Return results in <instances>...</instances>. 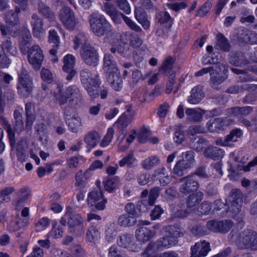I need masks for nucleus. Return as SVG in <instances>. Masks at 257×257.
<instances>
[{
    "instance_id": "0eeeda50",
    "label": "nucleus",
    "mask_w": 257,
    "mask_h": 257,
    "mask_svg": "<svg viewBox=\"0 0 257 257\" xmlns=\"http://www.w3.org/2000/svg\"><path fill=\"white\" fill-rule=\"evenodd\" d=\"M203 198V194L201 192H197L195 193L189 195L187 200V211L178 210L176 212V215L178 217H185L189 213L196 212L197 208V204L201 201Z\"/></svg>"
},
{
    "instance_id": "c756f323",
    "label": "nucleus",
    "mask_w": 257,
    "mask_h": 257,
    "mask_svg": "<svg viewBox=\"0 0 257 257\" xmlns=\"http://www.w3.org/2000/svg\"><path fill=\"white\" fill-rule=\"evenodd\" d=\"M104 188L107 192L112 193L116 190L121 185L119 178L114 177L107 179L104 183Z\"/></svg>"
},
{
    "instance_id": "79ce46f5",
    "label": "nucleus",
    "mask_w": 257,
    "mask_h": 257,
    "mask_svg": "<svg viewBox=\"0 0 257 257\" xmlns=\"http://www.w3.org/2000/svg\"><path fill=\"white\" fill-rule=\"evenodd\" d=\"M28 146L27 141H25L18 144L17 156L18 159L21 162H24L27 160V157L24 154L23 150Z\"/></svg>"
},
{
    "instance_id": "8fccbe9b",
    "label": "nucleus",
    "mask_w": 257,
    "mask_h": 257,
    "mask_svg": "<svg viewBox=\"0 0 257 257\" xmlns=\"http://www.w3.org/2000/svg\"><path fill=\"white\" fill-rule=\"evenodd\" d=\"M41 77L43 81L46 83L50 84L53 81V77L50 71L46 68H43L41 71Z\"/></svg>"
},
{
    "instance_id": "72a5a7b5",
    "label": "nucleus",
    "mask_w": 257,
    "mask_h": 257,
    "mask_svg": "<svg viewBox=\"0 0 257 257\" xmlns=\"http://www.w3.org/2000/svg\"><path fill=\"white\" fill-rule=\"evenodd\" d=\"M224 152L222 149L216 147H208L204 152V155L207 158L215 159L217 157H222L223 156Z\"/></svg>"
},
{
    "instance_id": "bb28decb",
    "label": "nucleus",
    "mask_w": 257,
    "mask_h": 257,
    "mask_svg": "<svg viewBox=\"0 0 257 257\" xmlns=\"http://www.w3.org/2000/svg\"><path fill=\"white\" fill-rule=\"evenodd\" d=\"M204 97V93L201 86H196L192 89L191 94L188 98V101L192 104L198 103Z\"/></svg>"
},
{
    "instance_id": "4d7b16f0",
    "label": "nucleus",
    "mask_w": 257,
    "mask_h": 257,
    "mask_svg": "<svg viewBox=\"0 0 257 257\" xmlns=\"http://www.w3.org/2000/svg\"><path fill=\"white\" fill-rule=\"evenodd\" d=\"M49 42L50 43H53L54 47H57L59 44V37L56 32L54 30H50L49 35Z\"/></svg>"
},
{
    "instance_id": "39448f33",
    "label": "nucleus",
    "mask_w": 257,
    "mask_h": 257,
    "mask_svg": "<svg viewBox=\"0 0 257 257\" xmlns=\"http://www.w3.org/2000/svg\"><path fill=\"white\" fill-rule=\"evenodd\" d=\"M79 96V90L75 86H71L66 89L65 94L62 93L60 88H58L51 96L54 103H58L60 105L64 104L69 98L74 100Z\"/></svg>"
},
{
    "instance_id": "dca6fc26",
    "label": "nucleus",
    "mask_w": 257,
    "mask_h": 257,
    "mask_svg": "<svg viewBox=\"0 0 257 257\" xmlns=\"http://www.w3.org/2000/svg\"><path fill=\"white\" fill-rule=\"evenodd\" d=\"M210 250L209 243L205 241L198 242L192 248V257H203Z\"/></svg>"
},
{
    "instance_id": "473e14b6",
    "label": "nucleus",
    "mask_w": 257,
    "mask_h": 257,
    "mask_svg": "<svg viewBox=\"0 0 257 257\" xmlns=\"http://www.w3.org/2000/svg\"><path fill=\"white\" fill-rule=\"evenodd\" d=\"M136 222V218L127 214L121 215L118 219V224L123 227H128L134 225Z\"/></svg>"
},
{
    "instance_id": "412c9836",
    "label": "nucleus",
    "mask_w": 257,
    "mask_h": 257,
    "mask_svg": "<svg viewBox=\"0 0 257 257\" xmlns=\"http://www.w3.org/2000/svg\"><path fill=\"white\" fill-rule=\"evenodd\" d=\"M69 130L73 133H78L82 130V119L78 115H74L66 120Z\"/></svg>"
},
{
    "instance_id": "aec40b11",
    "label": "nucleus",
    "mask_w": 257,
    "mask_h": 257,
    "mask_svg": "<svg viewBox=\"0 0 257 257\" xmlns=\"http://www.w3.org/2000/svg\"><path fill=\"white\" fill-rule=\"evenodd\" d=\"M230 123L227 122L225 119L220 118H216L210 119L207 123V127L210 132H219L223 131V126L230 124Z\"/></svg>"
},
{
    "instance_id": "37998d69",
    "label": "nucleus",
    "mask_w": 257,
    "mask_h": 257,
    "mask_svg": "<svg viewBox=\"0 0 257 257\" xmlns=\"http://www.w3.org/2000/svg\"><path fill=\"white\" fill-rule=\"evenodd\" d=\"M242 135V131L240 129L236 128L232 130L230 134L227 136V137L229 142L233 144V143L238 142Z\"/></svg>"
},
{
    "instance_id": "f257e3e1",
    "label": "nucleus",
    "mask_w": 257,
    "mask_h": 257,
    "mask_svg": "<svg viewBox=\"0 0 257 257\" xmlns=\"http://www.w3.org/2000/svg\"><path fill=\"white\" fill-rule=\"evenodd\" d=\"M73 209L70 206L66 207V212L60 220V223L65 226L67 222L70 232L80 234L84 232L83 219L79 214H72Z\"/></svg>"
},
{
    "instance_id": "49530a36",
    "label": "nucleus",
    "mask_w": 257,
    "mask_h": 257,
    "mask_svg": "<svg viewBox=\"0 0 257 257\" xmlns=\"http://www.w3.org/2000/svg\"><path fill=\"white\" fill-rule=\"evenodd\" d=\"M14 116L16 120L14 129L15 131L19 134L24 128L22 115L18 111H15L14 112Z\"/></svg>"
},
{
    "instance_id": "3c124183",
    "label": "nucleus",
    "mask_w": 257,
    "mask_h": 257,
    "mask_svg": "<svg viewBox=\"0 0 257 257\" xmlns=\"http://www.w3.org/2000/svg\"><path fill=\"white\" fill-rule=\"evenodd\" d=\"M216 47L223 50H228L229 49V45L227 40L221 34L217 35Z\"/></svg>"
},
{
    "instance_id": "6ab92c4d",
    "label": "nucleus",
    "mask_w": 257,
    "mask_h": 257,
    "mask_svg": "<svg viewBox=\"0 0 257 257\" xmlns=\"http://www.w3.org/2000/svg\"><path fill=\"white\" fill-rule=\"evenodd\" d=\"M125 109V111L115 122L122 127L127 126L132 122L135 115V112L132 109L131 105H126Z\"/></svg>"
},
{
    "instance_id": "09e8293b",
    "label": "nucleus",
    "mask_w": 257,
    "mask_h": 257,
    "mask_svg": "<svg viewBox=\"0 0 257 257\" xmlns=\"http://www.w3.org/2000/svg\"><path fill=\"white\" fill-rule=\"evenodd\" d=\"M150 135V131L148 127H142L138 134V140L140 143L145 142Z\"/></svg>"
},
{
    "instance_id": "4c0bfd02",
    "label": "nucleus",
    "mask_w": 257,
    "mask_h": 257,
    "mask_svg": "<svg viewBox=\"0 0 257 257\" xmlns=\"http://www.w3.org/2000/svg\"><path fill=\"white\" fill-rule=\"evenodd\" d=\"M160 163L159 159L156 156H152L145 159L142 162V167L145 169L149 170Z\"/></svg>"
},
{
    "instance_id": "f704fd0d",
    "label": "nucleus",
    "mask_w": 257,
    "mask_h": 257,
    "mask_svg": "<svg viewBox=\"0 0 257 257\" xmlns=\"http://www.w3.org/2000/svg\"><path fill=\"white\" fill-rule=\"evenodd\" d=\"M154 177L157 180H159L161 185L165 186L169 183L170 180L168 174L165 172V169L164 168H159L155 170L154 172Z\"/></svg>"
},
{
    "instance_id": "b1692460",
    "label": "nucleus",
    "mask_w": 257,
    "mask_h": 257,
    "mask_svg": "<svg viewBox=\"0 0 257 257\" xmlns=\"http://www.w3.org/2000/svg\"><path fill=\"white\" fill-rule=\"evenodd\" d=\"M184 184L180 188V191L184 194H187L191 192H193L198 188V185L197 182L190 177H187L182 179Z\"/></svg>"
},
{
    "instance_id": "4468645a",
    "label": "nucleus",
    "mask_w": 257,
    "mask_h": 257,
    "mask_svg": "<svg viewBox=\"0 0 257 257\" xmlns=\"http://www.w3.org/2000/svg\"><path fill=\"white\" fill-rule=\"evenodd\" d=\"M75 64V58L72 54H67L63 58V70L68 73L66 79L70 80L76 74L74 69Z\"/></svg>"
},
{
    "instance_id": "6e6552de",
    "label": "nucleus",
    "mask_w": 257,
    "mask_h": 257,
    "mask_svg": "<svg viewBox=\"0 0 257 257\" xmlns=\"http://www.w3.org/2000/svg\"><path fill=\"white\" fill-rule=\"evenodd\" d=\"M19 83L17 86L18 92L23 97H27L32 91V80L28 76L26 70H23L21 74H19Z\"/></svg>"
},
{
    "instance_id": "cd10ccee",
    "label": "nucleus",
    "mask_w": 257,
    "mask_h": 257,
    "mask_svg": "<svg viewBox=\"0 0 257 257\" xmlns=\"http://www.w3.org/2000/svg\"><path fill=\"white\" fill-rule=\"evenodd\" d=\"M135 13V17L138 22L145 29H148L150 26V23L143 9L141 8H137Z\"/></svg>"
},
{
    "instance_id": "a19ab883",
    "label": "nucleus",
    "mask_w": 257,
    "mask_h": 257,
    "mask_svg": "<svg viewBox=\"0 0 257 257\" xmlns=\"http://www.w3.org/2000/svg\"><path fill=\"white\" fill-rule=\"evenodd\" d=\"M63 228L60 226L59 224L56 223L53 225V227L48 234L49 237L58 238L61 237L63 234Z\"/></svg>"
},
{
    "instance_id": "7c9ffc66",
    "label": "nucleus",
    "mask_w": 257,
    "mask_h": 257,
    "mask_svg": "<svg viewBox=\"0 0 257 257\" xmlns=\"http://www.w3.org/2000/svg\"><path fill=\"white\" fill-rule=\"evenodd\" d=\"M228 164L229 166L228 170L230 173H237L238 171L241 170H243L244 172L249 171L250 170V167L257 165V157H255L252 161L250 162L245 166H243L241 163H239V164H237V169L235 168V165L233 166L230 164V162L228 163Z\"/></svg>"
},
{
    "instance_id": "7ed1b4c3",
    "label": "nucleus",
    "mask_w": 257,
    "mask_h": 257,
    "mask_svg": "<svg viewBox=\"0 0 257 257\" xmlns=\"http://www.w3.org/2000/svg\"><path fill=\"white\" fill-rule=\"evenodd\" d=\"M81 81L86 89L89 95L92 98H96L98 96V87L99 80L96 76L92 75L86 71L81 73Z\"/></svg>"
},
{
    "instance_id": "423d86ee",
    "label": "nucleus",
    "mask_w": 257,
    "mask_h": 257,
    "mask_svg": "<svg viewBox=\"0 0 257 257\" xmlns=\"http://www.w3.org/2000/svg\"><path fill=\"white\" fill-rule=\"evenodd\" d=\"M182 159L175 165L174 173L175 175L181 176L186 173L187 170L190 168L194 162V155L192 152H186L182 154Z\"/></svg>"
},
{
    "instance_id": "680f3d73",
    "label": "nucleus",
    "mask_w": 257,
    "mask_h": 257,
    "mask_svg": "<svg viewBox=\"0 0 257 257\" xmlns=\"http://www.w3.org/2000/svg\"><path fill=\"white\" fill-rule=\"evenodd\" d=\"M211 209L210 204L207 202H203L201 205L197 207L196 212H194L196 214H206L208 213Z\"/></svg>"
},
{
    "instance_id": "2eb2a0df",
    "label": "nucleus",
    "mask_w": 257,
    "mask_h": 257,
    "mask_svg": "<svg viewBox=\"0 0 257 257\" xmlns=\"http://www.w3.org/2000/svg\"><path fill=\"white\" fill-rule=\"evenodd\" d=\"M17 22V14H11V16H10L9 18L7 17L6 18L7 26H1V31L2 35H6L8 34L14 33L19 28Z\"/></svg>"
},
{
    "instance_id": "e433bc0d",
    "label": "nucleus",
    "mask_w": 257,
    "mask_h": 257,
    "mask_svg": "<svg viewBox=\"0 0 257 257\" xmlns=\"http://www.w3.org/2000/svg\"><path fill=\"white\" fill-rule=\"evenodd\" d=\"M18 195L19 197V200L15 202V205L17 207L20 206V205L26 201L30 195V190L26 188L23 187L19 190Z\"/></svg>"
},
{
    "instance_id": "052dcab7",
    "label": "nucleus",
    "mask_w": 257,
    "mask_h": 257,
    "mask_svg": "<svg viewBox=\"0 0 257 257\" xmlns=\"http://www.w3.org/2000/svg\"><path fill=\"white\" fill-rule=\"evenodd\" d=\"M26 39L23 38L20 43V49L23 52H25L27 51V49L30 46V41L31 39V34L30 32H27L26 34Z\"/></svg>"
},
{
    "instance_id": "1a4fd4ad",
    "label": "nucleus",
    "mask_w": 257,
    "mask_h": 257,
    "mask_svg": "<svg viewBox=\"0 0 257 257\" xmlns=\"http://www.w3.org/2000/svg\"><path fill=\"white\" fill-rule=\"evenodd\" d=\"M44 59L43 51L39 46L34 45L28 50V61L34 69H39Z\"/></svg>"
},
{
    "instance_id": "13d9d810",
    "label": "nucleus",
    "mask_w": 257,
    "mask_h": 257,
    "mask_svg": "<svg viewBox=\"0 0 257 257\" xmlns=\"http://www.w3.org/2000/svg\"><path fill=\"white\" fill-rule=\"evenodd\" d=\"M114 227V224H111L106 230V239L108 242H112L116 235V231Z\"/></svg>"
},
{
    "instance_id": "ea45409f",
    "label": "nucleus",
    "mask_w": 257,
    "mask_h": 257,
    "mask_svg": "<svg viewBox=\"0 0 257 257\" xmlns=\"http://www.w3.org/2000/svg\"><path fill=\"white\" fill-rule=\"evenodd\" d=\"M251 111L250 107H234L231 108L229 112L232 116H236L240 117L242 115H247Z\"/></svg>"
},
{
    "instance_id": "2f4dec72",
    "label": "nucleus",
    "mask_w": 257,
    "mask_h": 257,
    "mask_svg": "<svg viewBox=\"0 0 257 257\" xmlns=\"http://www.w3.org/2000/svg\"><path fill=\"white\" fill-rule=\"evenodd\" d=\"M108 81L112 88L116 91L120 90L122 86V81L120 76V72L108 76Z\"/></svg>"
},
{
    "instance_id": "58836bf2",
    "label": "nucleus",
    "mask_w": 257,
    "mask_h": 257,
    "mask_svg": "<svg viewBox=\"0 0 257 257\" xmlns=\"http://www.w3.org/2000/svg\"><path fill=\"white\" fill-rule=\"evenodd\" d=\"M26 111L27 116L26 127L27 128H31L34 119L33 115V112L34 111V106L32 103H29L26 104Z\"/></svg>"
},
{
    "instance_id": "de8ad7c7",
    "label": "nucleus",
    "mask_w": 257,
    "mask_h": 257,
    "mask_svg": "<svg viewBox=\"0 0 257 257\" xmlns=\"http://www.w3.org/2000/svg\"><path fill=\"white\" fill-rule=\"evenodd\" d=\"M49 224V219L47 217H43L40 219L35 224V229L37 231H41L47 228Z\"/></svg>"
},
{
    "instance_id": "5701e85b",
    "label": "nucleus",
    "mask_w": 257,
    "mask_h": 257,
    "mask_svg": "<svg viewBox=\"0 0 257 257\" xmlns=\"http://www.w3.org/2000/svg\"><path fill=\"white\" fill-rule=\"evenodd\" d=\"M156 232L149 229L146 227H142L137 229L136 236L141 242H146L155 236Z\"/></svg>"
},
{
    "instance_id": "c9c22d12",
    "label": "nucleus",
    "mask_w": 257,
    "mask_h": 257,
    "mask_svg": "<svg viewBox=\"0 0 257 257\" xmlns=\"http://www.w3.org/2000/svg\"><path fill=\"white\" fill-rule=\"evenodd\" d=\"M114 133V130L113 128L109 127L107 130L106 134L104 136L100 142V146L102 148H105L109 146L113 139Z\"/></svg>"
},
{
    "instance_id": "f8f14e48",
    "label": "nucleus",
    "mask_w": 257,
    "mask_h": 257,
    "mask_svg": "<svg viewBox=\"0 0 257 257\" xmlns=\"http://www.w3.org/2000/svg\"><path fill=\"white\" fill-rule=\"evenodd\" d=\"M59 18L63 25L69 30L74 29L77 24L73 11L68 7H64L61 10Z\"/></svg>"
},
{
    "instance_id": "ddd939ff",
    "label": "nucleus",
    "mask_w": 257,
    "mask_h": 257,
    "mask_svg": "<svg viewBox=\"0 0 257 257\" xmlns=\"http://www.w3.org/2000/svg\"><path fill=\"white\" fill-rule=\"evenodd\" d=\"M87 201L89 204L95 206L98 210L104 209L107 202L99 188L91 191L89 194Z\"/></svg>"
},
{
    "instance_id": "69168bd1",
    "label": "nucleus",
    "mask_w": 257,
    "mask_h": 257,
    "mask_svg": "<svg viewBox=\"0 0 257 257\" xmlns=\"http://www.w3.org/2000/svg\"><path fill=\"white\" fill-rule=\"evenodd\" d=\"M174 62L175 60L171 57L166 58L164 61L161 69L167 72L173 68Z\"/></svg>"
},
{
    "instance_id": "c03bdc74",
    "label": "nucleus",
    "mask_w": 257,
    "mask_h": 257,
    "mask_svg": "<svg viewBox=\"0 0 257 257\" xmlns=\"http://www.w3.org/2000/svg\"><path fill=\"white\" fill-rule=\"evenodd\" d=\"M28 224L27 222L20 223L19 219L12 221L9 226L8 229L10 231L15 232L20 230Z\"/></svg>"
},
{
    "instance_id": "9d476101",
    "label": "nucleus",
    "mask_w": 257,
    "mask_h": 257,
    "mask_svg": "<svg viewBox=\"0 0 257 257\" xmlns=\"http://www.w3.org/2000/svg\"><path fill=\"white\" fill-rule=\"evenodd\" d=\"M15 49L12 46L10 40L4 41L0 47V64L2 67H8L11 61L8 58L9 54L15 55Z\"/></svg>"
},
{
    "instance_id": "6e6d98bb",
    "label": "nucleus",
    "mask_w": 257,
    "mask_h": 257,
    "mask_svg": "<svg viewBox=\"0 0 257 257\" xmlns=\"http://www.w3.org/2000/svg\"><path fill=\"white\" fill-rule=\"evenodd\" d=\"M83 172L82 171H79L75 175V186L76 189L80 190L83 189L85 186V182L82 180Z\"/></svg>"
},
{
    "instance_id": "0e129e2a",
    "label": "nucleus",
    "mask_w": 257,
    "mask_h": 257,
    "mask_svg": "<svg viewBox=\"0 0 257 257\" xmlns=\"http://www.w3.org/2000/svg\"><path fill=\"white\" fill-rule=\"evenodd\" d=\"M82 158L81 157L74 156L67 159L66 163L69 168H76L78 166L79 159Z\"/></svg>"
},
{
    "instance_id": "5fc2aeb1",
    "label": "nucleus",
    "mask_w": 257,
    "mask_h": 257,
    "mask_svg": "<svg viewBox=\"0 0 257 257\" xmlns=\"http://www.w3.org/2000/svg\"><path fill=\"white\" fill-rule=\"evenodd\" d=\"M153 205L150 203V200L149 199H142L138 202L137 207L141 212H144L148 210L150 206Z\"/></svg>"
},
{
    "instance_id": "603ef678",
    "label": "nucleus",
    "mask_w": 257,
    "mask_h": 257,
    "mask_svg": "<svg viewBox=\"0 0 257 257\" xmlns=\"http://www.w3.org/2000/svg\"><path fill=\"white\" fill-rule=\"evenodd\" d=\"M99 237V233L95 227L91 226L87 232V239L91 241H95Z\"/></svg>"
},
{
    "instance_id": "f3484780",
    "label": "nucleus",
    "mask_w": 257,
    "mask_h": 257,
    "mask_svg": "<svg viewBox=\"0 0 257 257\" xmlns=\"http://www.w3.org/2000/svg\"><path fill=\"white\" fill-rule=\"evenodd\" d=\"M118 244L124 248H128L130 250L136 251L139 247L133 241L132 235L128 234L120 235L117 239Z\"/></svg>"
},
{
    "instance_id": "c85d7f7f",
    "label": "nucleus",
    "mask_w": 257,
    "mask_h": 257,
    "mask_svg": "<svg viewBox=\"0 0 257 257\" xmlns=\"http://www.w3.org/2000/svg\"><path fill=\"white\" fill-rule=\"evenodd\" d=\"M31 25L33 27L34 36L36 37H40L44 31L41 20L37 15H34L32 16Z\"/></svg>"
},
{
    "instance_id": "a18cd8bd",
    "label": "nucleus",
    "mask_w": 257,
    "mask_h": 257,
    "mask_svg": "<svg viewBox=\"0 0 257 257\" xmlns=\"http://www.w3.org/2000/svg\"><path fill=\"white\" fill-rule=\"evenodd\" d=\"M136 161V159L134 157L133 154H129L119 161V165L121 167L127 165V167H131Z\"/></svg>"
},
{
    "instance_id": "e2e57ef3",
    "label": "nucleus",
    "mask_w": 257,
    "mask_h": 257,
    "mask_svg": "<svg viewBox=\"0 0 257 257\" xmlns=\"http://www.w3.org/2000/svg\"><path fill=\"white\" fill-rule=\"evenodd\" d=\"M118 6L126 14L131 13V7L126 0H116Z\"/></svg>"
},
{
    "instance_id": "f03ea898",
    "label": "nucleus",
    "mask_w": 257,
    "mask_h": 257,
    "mask_svg": "<svg viewBox=\"0 0 257 257\" xmlns=\"http://www.w3.org/2000/svg\"><path fill=\"white\" fill-rule=\"evenodd\" d=\"M233 240L240 248H257V233L251 229H245L233 236Z\"/></svg>"
},
{
    "instance_id": "338daca9",
    "label": "nucleus",
    "mask_w": 257,
    "mask_h": 257,
    "mask_svg": "<svg viewBox=\"0 0 257 257\" xmlns=\"http://www.w3.org/2000/svg\"><path fill=\"white\" fill-rule=\"evenodd\" d=\"M108 257H126L117 246H112L109 250Z\"/></svg>"
},
{
    "instance_id": "864d4df0",
    "label": "nucleus",
    "mask_w": 257,
    "mask_h": 257,
    "mask_svg": "<svg viewBox=\"0 0 257 257\" xmlns=\"http://www.w3.org/2000/svg\"><path fill=\"white\" fill-rule=\"evenodd\" d=\"M126 47V44L117 41L113 43V47L110 49V51L113 53L118 52L120 54H123L125 53Z\"/></svg>"
},
{
    "instance_id": "a211bd4d",
    "label": "nucleus",
    "mask_w": 257,
    "mask_h": 257,
    "mask_svg": "<svg viewBox=\"0 0 257 257\" xmlns=\"http://www.w3.org/2000/svg\"><path fill=\"white\" fill-rule=\"evenodd\" d=\"M103 69L108 76L119 72L112 56L109 54H106L104 56Z\"/></svg>"
},
{
    "instance_id": "a878e982",
    "label": "nucleus",
    "mask_w": 257,
    "mask_h": 257,
    "mask_svg": "<svg viewBox=\"0 0 257 257\" xmlns=\"http://www.w3.org/2000/svg\"><path fill=\"white\" fill-rule=\"evenodd\" d=\"M205 111L200 108H188L186 114L188 118L192 121H198L201 120Z\"/></svg>"
},
{
    "instance_id": "9b49d317",
    "label": "nucleus",
    "mask_w": 257,
    "mask_h": 257,
    "mask_svg": "<svg viewBox=\"0 0 257 257\" xmlns=\"http://www.w3.org/2000/svg\"><path fill=\"white\" fill-rule=\"evenodd\" d=\"M81 57L88 65L95 66L97 65L98 58L96 50L90 44L83 46L80 52Z\"/></svg>"
},
{
    "instance_id": "774afa93",
    "label": "nucleus",
    "mask_w": 257,
    "mask_h": 257,
    "mask_svg": "<svg viewBox=\"0 0 257 257\" xmlns=\"http://www.w3.org/2000/svg\"><path fill=\"white\" fill-rule=\"evenodd\" d=\"M212 6L211 1H207L202 7L197 11V15L199 16H205L210 10Z\"/></svg>"
},
{
    "instance_id": "4be33fe9",
    "label": "nucleus",
    "mask_w": 257,
    "mask_h": 257,
    "mask_svg": "<svg viewBox=\"0 0 257 257\" xmlns=\"http://www.w3.org/2000/svg\"><path fill=\"white\" fill-rule=\"evenodd\" d=\"M102 9L103 11L111 17L114 23L116 24L120 23L121 14H122L118 13L112 5L106 3L103 5Z\"/></svg>"
},
{
    "instance_id": "bf43d9fd",
    "label": "nucleus",
    "mask_w": 257,
    "mask_h": 257,
    "mask_svg": "<svg viewBox=\"0 0 257 257\" xmlns=\"http://www.w3.org/2000/svg\"><path fill=\"white\" fill-rule=\"evenodd\" d=\"M122 18L126 23V24L133 30L139 32L141 30V29L134 22L131 20L129 18L124 16L122 14H121V18Z\"/></svg>"
},
{
    "instance_id": "393cba45",
    "label": "nucleus",
    "mask_w": 257,
    "mask_h": 257,
    "mask_svg": "<svg viewBox=\"0 0 257 257\" xmlns=\"http://www.w3.org/2000/svg\"><path fill=\"white\" fill-rule=\"evenodd\" d=\"M100 139L99 134L96 131H92L85 135L84 141L88 147L93 148L97 145Z\"/></svg>"
},
{
    "instance_id": "20e7f679",
    "label": "nucleus",
    "mask_w": 257,
    "mask_h": 257,
    "mask_svg": "<svg viewBox=\"0 0 257 257\" xmlns=\"http://www.w3.org/2000/svg\"><path fill=\"white\" fill-rule=\"evenodd\" d=\"M91 30L97 36H101L110 28V24L104 16L99 15H92L90 20Z\"/></svg>"
}]
</instances>
